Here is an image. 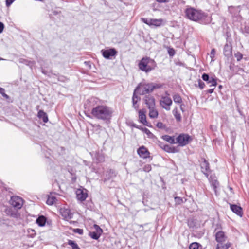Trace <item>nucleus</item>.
Masks as SVG:
<instances>
[{
    "label": "nucleus",
    "instance_id": "obj_58",
    "mask_svg": "<svg viewBox=\"0 0 249 249\" xmlns=\"http://www.w3.org/2000/svg\"><path fill=\"white\" fill-rule=\"evenodd\" d=\"M110 173H112V174H114V171L112 170H110Z\"/></svg>",
    "mask_w": 249,
    "mask_h": 249
},
{
    "label": "nucleus",
    "instance_id": "obj_35",
    "mask_svg": "<svg viewBox=\"0 0 249 249\" xmlns=\"http://www.w3.org/2000/svg\"><path fill=\"white\" fill-rule=\"evenodd\" d=\"M151 170V166L149 164L145 165L143 168V171L146 172H149Z\"/></svg>",
    "mask_w": 249,
    "mask_h": 249
},
{
    "label": "nucleus",
    "instance_id": "obj_39",
    "mask_svg": "<svg viewBox=\"0 0 249 249\" xmlns=\"http://www.w3.org/2000/svg\"><path fill=\"white\" fill-rule=\"evenodd\" d=\"M168 53L169 55L171 56H174L175 54V51L173 48H169Z\"/></svg>",
    "mask_w": 249,
    "mask_h": 249
},
{
    "label": "nucleus",
    "instance_id": "obj_3",
    "mask_svg": "<svg viewBox=\"0 0 249 249\" xmlns=\"http://www.w3.org/2000/svg\"><path fill=\"white\" fill-rule=\"evenodd\" d=\"M139 69L146 73L154 70L156 67V63L150 57H143L139 63Z\"/></svg>",
    "mask_w": 249,
    "mask_h": 249
},
{
    "label": "nucleus",
    "instance_id": "obj_5",
    "mask_svg": "<svg viewBox=\"0 0 249 249\" xmlns=\"http://www.w3.org/2000/svg\"><path fill=\"white\" fill-rule=\"evenodd\" d=\"M177 142L181 146H184L192 141L191 137L187 134H180L176 138Z\"/></svg>",
    "mask_w": 249,
    "mask_h": 249
},
{
    "label": "nucleus",
    "instance_id": "obj_37",
    "mask_svg": "<svg viewBox=\"0 0 249 249\" xmlns=\"http://www.w3.org/2000/svg\"><path fill=\"white\" fill-rule=\"evenodd\" d=\"M156 126L159 128H160V129L165 128V125L161 122H158L156 124Z\"/></svg>",
    "mask_w": 249,
    "mask_h": 249
},
{
    "label": "nucleus",
    "instance_id": "obj_2",
    "mask_svg": "<svg viewBox=\"0 0 249 249\" xmlns=\"http://www.w3.org/2000/svg\"><path fill=\"white\" fill-rule=\"evenodd\" d=\"M161 87V85L160 84L142 81L138 85L135 90L140 95H144L150 93L154 89H160Z\"/></svg>",
    "mask_w": 249,
    "mask_h": 249
},
{
    "label": "nucleus",
    "instance_id": "obj_51",
    "mask_svg": "<svg viewBox=\"0 0 249 249\" xmlns=\"http://www.w3.org/2000/svg\"><path fill=\"white\" fill-rule=\"evenodd\" d=\"M214 89V88H213V89H209L208 91H207V92L208 93H212L213 92V90Z\"/></svg>",
    "mask_w": 249,
    "mask_h": 249
},
{
    "label": "nucleus",
    "instance_id": "obj_42",
    "mask_svg": "<svg viewBox=\"0 0 249 249\" xmlns=\"http://www.w3.org/2000/svg\"><path fill=\"white\" fill-rule=\"evenodd\" d=\"M175 200L176 202L178 204L181 203L183 202L182 199L180 198V197H175Z\"/></svg>",
    "mask_w": 249,
    "mask_h": 249
},
{
    "label": "nucleus",
    "instance_id": "obj_40",
    "mask_svg": "<svg viewBox=\"0 0 249 249\" xmlns=\"http://www.w3.org/2000/svg\"><path fill=\"white\" fill-rule=\"evenodd\" d=\"M141 20L143 23H144L148 25H150V23L151 22V19L142 18Z\"/></svg>",
    "mask_w": 249,
    "mask_h": 249
},
{
    "label": "nucleus",
    "instance_id": "obj_28",
    "mask_svg": "<svg viewBox=\"0 0 249 249\" xmlns=\"http://www.w3.org/2000/svg\"><path fill=\"white\" fill-rule=\"evenodd\" d=\"M161 138L168 142L169 143H171V144H173V143H175V139L174 138V137H172V136H170L169 135H163L161 137Z\"/></svg>",
    "mask_w": 249,
    "mask_h": 249
},
{
    "label": "nucleus",
    "instance_id": "obj_11",
    "mask_svg": "<svg viewBox=\"0 0 249 249\" xmlns=\"http://www.w3.org/2000/svg\"><path fill=\"white\" fill-rule=\"evenodd\" d=\"M87 190L85 189H78L76 191V197L78 200L84 201L88 196Z\"/></svg>",
    "mask_w": 249,
    "mask_h": 249
},
{
    "label": "nucleus",
    "instance_id": "obj_16",
    "mask_svg": "<svg viewBox=\"0 0 249 249\" xmlns=\"http://www.w3.org/2000/svg\"><path fill=\"white\" fill-rule=\"evenodd\" d=\"M223 53L225 56L229 57L232 55V47L230 42H227L224 47Z\"/></svg>",
    "mask_w": 249,
    "mask_h": 249
},
{
    "label": "nucleus",
    "instance_id": "obj_1",
    "mask_svg": "<svg viewBox=\"0 0 249 249\" xmlns=\"http://www.w3.org/2000/svg\"><path fill=\"white\" fill-rule=\"evenodd\" d=\"M113 112L111 107L105 105H99L94 107L91 113L95 118L108 123L110 122Z\"/></svg>",
    "mask_w": 249,
    "mask_h": 249
},
{
    "label": "nucleus",
    "instance_id": "obj_26",
    "mask_svg": "<svg viewBox=\"0 0 249 249\" xmlns=\"http://www.w3.org/2000/svg\"><path fill=\"white\" fill-rule=\"evenodd\" d=\"M218 243L217 244L216 249H228L231 246V243L229 242Z\"/></svg>",
    "mask_w": 249,
    "mask_h": 249
},
{
    "label": "nucleus",
    "instance_id": "obj_34",
    "mask_svg": "<svg viewBox=\"0 0 249 249\" xmlns=\"http://www.w3.org/2000/svg\"><path fill=\"white\" fill-rule=\"evenodd\" d=\"M199 244L196 242L191 243L189 246V249H198Z\"/></svg>",
    "mask_w": 249,
    "mask_h": 249
},
{
    "label": "nucleus",
    "instance_id": "obj_38",
    "mask_svg": "<svg viewBox=\"0 0 249 249\" xmlns=\"http://www.w3.org/2000/svg\"><path fill=\"white\" fill-rule=\"evenodd\" d=\"M198 87L200 89H203L205 87V84L200 79L198 80Z\"/></svg>",
    "mask_w": 249,
    "mask_h": 249
},
{
    "label": "nucleus",
    "instance_id": "obj_29",
    "mask_svg": "<svg viewBox=\"0 0 249 249\" xmlns=\"http://www.w3.org/2000/svg\"><path fill=\"white\" fill-rule=\"evenodd\" d=\"M56 198L54 196L52 195H50L48 196L46 203L48 205H52L56 203Z\"/></svg>",
    "mask_w": 249,
    "mask_h": 249
},
{
    "label": "nucleus",
    "instance_id": "obj_22",
    "mask_svg": "<svg viewBox=\"0 0 249 249\" xmlns=\"http://www.w3.org/2000/svg\"><path fill=\"white\" fill-rule=\"evenodd\" d=\"M37 116L39 119H42L44 123H46L48 121L47 114L42 110L38 111Z\"/></svg>",
    "mask_w": 249,
    "mask_h": 249
},
{
    "label": "nucleus",
    "instance_id": "obj_50",
    "mask_svg": "<svg viewBox=\"0 0 249 249\" xmlns=\"http://www.w3.org/2000/svg\"><path fill=\"white\" fill-rule=\"evenodd\" d=\"M85 65L86 66H87L89 69H90L91 68V64H90V62H89V61H85Z\"/></svg>",
    "mask_w": 249,
    "mask_h": 249
},
{
    "label": "nucleus",
    "instance_id": "obj_47",
    "mask_svg": "<svg viewBox=\"0 0 249 249\" xmlns=\"http://www.w3.org/2000/svg\"><path fill=\"white\" fill-rule=\"evenodd\" d=\"M4 28V25L3 23L1 22H0V34L3 32Z\"/></svg>",
    "mask_w": 249,
    "mask_h": 249
},
{
    "label": "nucleus",
    "instance_id": "obj_10",
    "mask_svg": "<svg viewBox=\"0 0 249 249\" xmlns=\"http://www.w3.org/2000/svg\"><path fill=\"white\" fill-rule=\"evenodd\" d=\"M202 79L206 81L210 87H215L217 85L216 80L213 77H210L207 73H203L202 76Z\"/></svg>",
    "mask_w": 249,
    "mask_h": 249
},
{
    "label": "nucleus",
    "instance_id": "obj_45",
    "mask_svg": "<svg viewBox=\"0 0 249 249\" xmlns=\"http://www.w3.org/2000/svg\"><path fill=\"white\" fill-rule=\"evenodd\" d=\"M215 54V50L214 49H213L211 50L210 53V57L212 58V60L214 57Z\"/></svg>",
    "mask_w": 249,
    "mask_h": 249
},
{
    "label": "nucleus",
    "instance_id": "obj_53",
    "mask_svg": "<svg viewBox=\"0 0 249 249\" xmlns=\"http://www.w3.org/2000/svg\"><path fill=\"white\" fill-rule=\"evenodd\" d=\"M159 146L163 149V145H164L162 142H159Z\"/></svg>",
    "mask_w": 249,
    "mask_h": 249
},
{
    "label": "nucleus",
    "instance_id": "obj_20",
    "mask_svg": "<svg viewBox=\"0 0 249 249\" xmlns=\"http://www.w3.org/2000/svg\"><path fill=\"white\" fill-rule=\"evenodd\" d=\"M231 210L236 213L237 215L242 216V209L241 207L238 206L236 205H231Z\"/></svg>",
    "mask_w": 249,
    "mask_h": 249
},
{
    "label": "nucleus",
    "instance_id": "obj_43",
    "mask_svg": "<svg viewBox=\"0 0 249 249\" xmlns=\"http://www.w3.org/2000/svg\"><path fill=\"white\" fill-rule=\"evenodd\" d=\"M74 231L76 233H77L80 234V235H82L83 233V230L81 229H79V228L75 229H74Z\"/></svg>",
    "mask_w": 249,
    "mask_h": 249
},
{
    "label": "nucleus",
    "instance_id": "obj_52",
    "mask_svg": "<svg viewBox=\"0 0 249 249\" xmlns=\"http://www.w3.org/2000/svg\"><path fill=\"white\" fill-rule=\"evenodd\" d=\"M1 94L2 95V96L4 97H5L7 99H8L9 98V96L5 93V91H3V93H1Z\"/></svg>",
    "mask_w": 249,
    "mask_h": 249
},
{
    "label": "nucleus",
    "instance_id": "obj_23",
    "mask_svg": "<svg viewBox=\"0 0 249 249\" xmlns=\"http://www.w3.org/2000/svg\"><path fill=\"white\" fill-rule=\"evenodd\" d=\"M163 22V20L162 19H151L150 26H160L162 24Z\"/></svg>",
    "mask_w": 249,
    "mask_h": 249
},
{
    "label": "nucleus",
    "instance_id": "obj_41",
    "mask_svg": "<svg viewBox=\"0 0 249 249\" xmlns=\"http://www.w3.org/2000/svg\"><path fill=\"white\" fill-rule=\"evenodd\" d=\"M235 57L236 58L237 61H240L243 57L242 54L240 53H237L235 54Z\"/></svg>",
    "mask_w": 249,
    "mask_h": 249
},
{
    "label": "nucleus",
    "instance_id": "obj_7",
    "mask_svg": "<svg viewBox=\"0 0 249 249\" xmlns=\"http://www.w3.org/2000/svg\"><path fill=\"white\" fill-rule=\"evenodd\" d=\"M10 203L15 208L19 209L22 207L23 204V200L22 198L19 196H13L11 197Z\"/></svg>",
    "mask_w": 249,
    "mask_h": 249
},
{
    "label": "nucleus",
    "instance_id": "obj_12",
    "mask_svg": "<svg viewBox=\"0 0 249 249\" xmlns=\"http://www.w3.org/2000/svg\"><path fill=\"white\" fill-rule=\"evenodd\" d=\"M101 52L104 57L106 59H110L111 57L115 56L117 53L116 50L114 48L102 50Z\"/></svg>",
    "mask_w": 249,
    "mask_h": 249
},
{
    "label": "nucleus",
    "instance_id": "obj_6",
    "mask_svg": "<svg viewBox=\"0 0 249 249\" xmlns=\"http://www.w3.org/2000/svg\"><path fill=\"white\" fill-rule=\"evenodd\" d=\"M160 102L162 108L167 111L170 110V107L172 105V100L168 96H162Z\"/></svg>",
    "mask_w": 249,
    "mask_h": 249
},
{
    "label": "nucleus",
    "instance_id": "obj_55",
    "mask_svg": "<svg viewBox=\"0 0 249 249\" xmlns=\"http://www.w3.org/2000/svg\"><path fill=\"white\" fill-rule=\"evenodd\" d=\"M183 104H181V105H180V110H181L182 112H184V109H183Z\"/></svg>",
    "mask_w": 249,
    "mask_h": 249
},
{
    "label": "nucleus",
    "instance_id": "obj_15",
    "mask_svg": "<svg viewBox=\"0 0 249 249\" xmlns=\"http://www.w3.org/2000/svg\"><path fill=\"white\" fill-rule=\"evenodd\" d=\"M215 239L218 243L225 242L227 240V236L223 231H219L215 234Z\"/></svg>",
    "mask_w": 249,
    "mask_h": 249
},
{
    "label": "nucleus",
    "instance_id": "obj_19",
    "mask_svg": "<svg viewBox=\"0 0 249 249\" xmlns=\"http://www.w3.org/2000/svg\"><path fill=\"white\" fill-rule=\"evenodd\" d=\"M145 111L143 109L140 110L139 111V118L141 123L143 124L148 126L147 122L146 121V118L145 115Z\"/></svg>",
    "mask_w": 249,
    "mask_h": 249
},
{
    "label": "nucleus",
    "instance_id": "obj_33",
    "mask_svg": "<svg viewBox=\"0 0 249 249\" xmlns=\"http://www.w3.org/2000/svg\"><path fill=\"white\" fill-rule=\"evenodd\" d=\"M141 130L144 132L145 134H147V137L148 138H152L153 136V134L150 131V130L149 129H148L147 128H145V127H144V128H141Z\"/></svg>",
    "mask_w": 249,
    "mask_h": 249
},
{
    "label": "nucleus",
    "instance_id": "obj_56",
    "mask_svg": "<svg viewBox=\"0 0 249 249\" xmlns=\"http://www.w3.org/2000/svg\"><path fill=\"white\" fill-rule=\"evenodd\" d=\"M133 126H134L135 127L137 128H139V129H141V128H142V127H140L138 126L136 124H134Z\"/></svg>",
    "mask_w": 249,
    "mask_h": 249
},
{
    "label": "nucleus",
    "instance_id": "obj_21",
    "mask_svg": "<svg viewBox=\"0 0 249 249\" xmlns=\"http://www.w3.org/2000/svg\"><path fill=\"white\" fill-rule=\"evenodd\" d=\"M136 93H137V92H135V90H134L132 97V102L133 107L135 109L137 110L139 107V106L137 103L140 100V98L137 95H136Z\"/></svg>",
    "mask_w": 249,
    "mask_h": 249
},
{
    "label": "nucleus",
    "instance_id": "obj_4",
    "mask_svg": "<svg viewBox=\"0 0 249 249\" xmlns=\"http://www.w3.org/2000/svg\"><path fill=\"white\" fill-rule=\"evenodd\" d=\"M185 12L188 18L196 21L202 19L205 17L203 12L191 7L187 8Z\"/></svg>",
    "mask_w": 249,
    "mask_h": 249
},
{
    "label": "nucleus",
    "instance_id": "obj_57",
    "mask_svg": "<svg viewBox=\"0 0 249 249\" xmlns=\"http://www.w3.org/2000/svg\"><path fill=\"white\" fill-rule=\"evenodd\" d=\"M30 230L33 232V233H32L33 235L35 234V231L34 230L31 229Z\"/></svg>",
    "mask_w": 249,
    "mask_h": 249
},
{
    "label": "nucleus",
    "instance_id": "obj_8",
    "mask_svg": "<svg viewBox=\"0 0 249 249\" xmlns=\"http://www.w3.org/2000/svg\"><path fill=\"white\" fill-rule=\"evenodd\" d=\"M201 160L202 161L200 163L201 171L208 178L209 174L211 172L209 164L204 158H202Z\"/></svg>",
    "mask_w": 249,
    "mask_h": 249
},
{
    "label": "nucleus",
    "instance_id": "obj_54",
    "mask_svg": "<svg viewBox=\"0 0 249 249\" xmlns=\"http://www.w3.org/2000/svg\"><path fill=\"white\" fill-rule=\"evenodd\" d=\"M3 91H5V90L3 88H0V93H3Z\"/></svg>",
    "mask_w": 249,
    "mask_h": 249
},
{
    "label": "nucleus",
    "instance_id": "obj_30",
    "mask_svg": "<svg viewBox=\"0 0 249 249\" xmlns=\"http://www.w3.org/2000/svg\"><path fill=\"white\" fill-rule=\"evenodd\" d=\"M149 115L150 118H157L158 115V112L157 110L155 109V107H153L152 109L149 108Z\"/></svg>",
    "mask_w": 249,
    "mask_h": 249
},
{
    "label": "nucleus",
    "instance_id": "obj_49",
    "mask_svg": "<svg viewBox=\"0 0 249 249\" xmlns=\"http://www.w3.org/2000/svg\"><path fill=\"white\" fill-rule=\"evenodd\" d=\"M58 79L59 81L65 82V80H66V78L64 76H59Z\"/></svg>",
    "mask_w": 249,
    "mask_h": 249
},
{
    "label": "nucleus",
    "instance_id": "obj_9",
    "mask_svg": "<svg viewBox=\"0 0 249 249\" xmlns=\"http://www.w3.org/2000/svg\"><path fill=\"white\" fill-rule=\"evenodd\" d=\"M94 228L95 231L90 232L89 235L92 238L95 240L98 239L103 232L102 229L97 225H94Z\"/></svg>",
    "mask_w": 249,
    "mask_h": 249
},
{
    "label": "nucleus",
    "instance_id": "obj_48",
    "mask_svg": "<svg viewBox=\"0 0 249 249\" xmlns=\"http://www.w3.org/2000/svg\"><path fill=\"white\" fill-rule=\"evenodd\" d=\"M159 3H168L170 1V0H156Z\"/></svg>",
    "mask_w": 249,
    "mask_h": 249
},
{
    "label": "nucleus",
    "instance_id": "obj_46",
    "mask_svg": "<svg viewBox=\"0 0 249 249\" xmlns=\"http://www.w3.org/2000/svg\"><path fill=\"white\" fill-rule=\"evenodd\" d=\"M15 0H6V5L9 7Z\"/></svg>",
    "mask_w": 249,
    "mask_h": 249
},
{
    "label": "nucleus",
    "instance_id": "obj_18",
    "mask_svg": "<svg viewBox=\"0 0 249 249\" xmlns=\"http://www.w3.org/2000/svg\"><path fill=\"white\" fill-rule=\"evenodd\" d=\"M60 213L62 216L65 219H70L72 218V213L71 212L70 209L61 208Z\"/></svg>",
    "mask_w": 249,
    "mask_h": 249
},
{
    "label": "nucleus",
    "instance_id": "obj_27",
    "mask_svg": "<svg viewBox=\"0 0 249 249\" xmlns=\"http://www.w3.org/2000/svg\"><path fill=\"white\" fill-rule=\"evenodd\" d=\"M172 113L177 121H180L181 120L180 113L178 112V107H175L172 111Z\"/></svg>",
    "mask_w": 249,
    "mask_h": 249
},
{
    "label": "nucleus",
    "instance_id": "obj_32",
    "mask_svg": "<svg viewBox=\"0 0 249 249\" xmlns=\"http://www.w3.org/2000/svg\"><path fill=\"white\" fill-rule=\"evenodd\" d=\"M68 244L71 247L72 249H81L74 241L69 240Z\"/></svg>",
    "mask_w": 249,
    "mask_h": 249
},
{
    "label": "nucleus",
    "instance_id": "obj_31",
    "mask_svg": "<svg viewBox=\"0 0 249 249\" xmlns=\"http://www.w3.org/2000/svg\"><path fill=\"white\" fill-rule=\"evenodd\" d=\"M173 99L175 103L181 104L182 103L181 97L178 93L174 94L173 95Z\"/></svg>",
    "mask_w": 249,
    "mask_h": 249
},
{
    "label": "nucleus",
    "instance_id": "obj_14",
    "mask_svg": "<svg viewBox=\"0 0 249 249\" xmlns=\"http://www.w3.org/2000/svg\"><path fill=\"white\" fill-rule=\"evenodd\" d=\"M144 100L148 108L152 109L155 107V99L153 96L150 95L146 96Z\"/></svg>",
    "mask_w": 249,
    "mask_h": 249
},
{
    "label": "nucleus",
    "instance_id": "obj_24",
    "mask_svg": "<svg viewBox=\"0 0 249 249\" xmlns=\"http://www.w3.org/2000/svg\"><path fill=\"white\" fill-rule=\"evenodd\" d=\"M36 222L39 226H44L46 222V218L43 215L39 216L36 219Z\"/></svg>",
    "mask_w": 249,
    "mask_h": 249
},
{
    "label": "nucleus",
    "instance_id": "obj_17",
    "mask_svg": "<svg viewBox=\"0 0 249 249\" xmlns=\"http://www.w3.org/2000/svg\"><path fill=\"white\" fill-rule=\"evenodd\" d=\"M208 179L216 194V188L219 186V182L217 180L216 177L214 175H211L209 178H208Z\"/></svg>",
    "mask_w": 249,
    "mask_h": 249
},
{
    "label": "nucleus",
    "instance_id": "obj_13",
    "mask_svg": "<svg viewBox=\"0 0 249 249\" xmlns=\"http://www.w3.org/2000/svg\"><path fill=\"white\" fill-rule=\"evenodd\" d=\"M137 153L140 157L143 159L149 157L150 153L148 149L144 146H142L138 149Z\"/></svg>",
    "mask_w": 249,
    "mask_h": 249
},
{
    "label": "nucleus",
    "instance_id": "obj_44",
    "mask_svg": "<svg viewBox=\"0 0 249 249\" xmlns=\"http://www.w3.org/2000/svg\"><path fill=\"white\" fill-rule=\"evenodd\" d=\"M18 61H19V63H23V64H24L26 65H27V63H28V60L25 59L24 58H20Z\"/></svg>",
    "mask_w": 249,
    "mask_h": 249
},
{
    "label": "nucleus",
    "instance_id": "obj_25",
    "mask_svg": "<svg viewBox=\"0 0 249 249\" xmlns=\"http://www.w3.org/2000/svg\"><path fill=\"white\" fill-rule=\"evenodd\" d=\"M163 149L168 153H176L178 152L176 148L174 147H171L168 145H164Z\"/></svg>",
    "mask_w": 249,
    "mask_h": 249
},
{
    "label": "nucleus",
    "instance_id": "obj_36",
    "mask_svg": "<svg viewBox=\"0 0 249 249\" xmlns=\"http://www.w3.org/2000/svg\"><path fill=\"white\" fill-rule=\"evenodd\" d=\"M35 64L36 62L35 61H31L28 60L27 66H28L30 68L32 69L33 67L35 66Z\"/></svg>",
    "mask_w": 249,
    "mask_h": 249
}]
</instances>
